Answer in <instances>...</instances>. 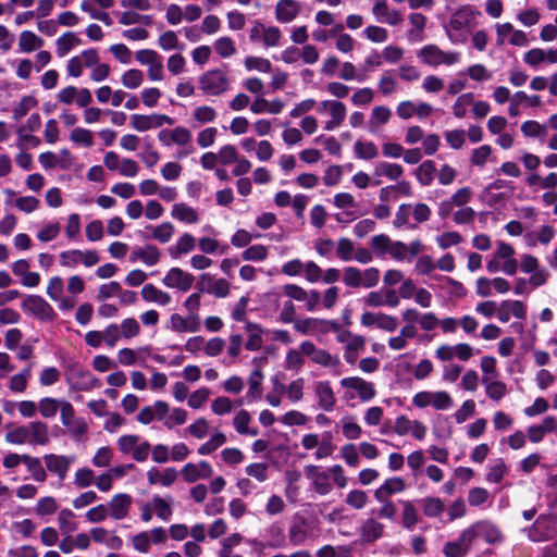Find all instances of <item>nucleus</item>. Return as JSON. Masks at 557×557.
<instances>
[{"label":"nucleus","instance_id":"nucleus-1","mask_svg":"<svg viewBox=\"0 0 557 557\" xmlns=\"http://www.w3.org/2000/svg\"><path fill=\"white\" fill-rule=\"evenodd\" d=\"M494 100L504 104L507 101H510L508 113L510 116L516 117L520 114V106L522 102H527L529 107H540L542 104V99L537 95H527L524 91H516L512 97H510V90L505 86H498L495 88L493 92Z\"/></svg>","mask_w":557,"mask_h":557},{"label":"nucleus","instance_id":"nucleus-2","mask_svg":"<svg viewBox=\"0 0 557 557\" xmlns=\"http://www.w3.org/2000/svg\"><path fill=\"white\" fill-rule=\"evenodd\" d=\"M380 281V270L377 268H368L360 270L356 267H346L343 270V282L350 288H372Z\"/></svg>","mask_w":557,"mask_h":557},{"label":"nucleus","instance_id":"nucleus-3","mask_svg":"<svg viewBox=\"0 0 557 557\" xmlns=\"http://www.w3.org/2000/svg\"><path fill=\"white\" fill-rule=\"evenodd\" d=\"M200 90L207 96H220L228 90L230 78L226 71L214 69L205 72L198 79Z\"/></svg>","mask_w":557,"mask_h":557},{"label":"nucleus","instance_id":"nucleus-4","mask_svg":"<svg viewBox=\"0 0 557 557\" xmlns=\"http://www.w3.org/2000/svg\"><path fill=\"white\" fill-rule=\"evenodd\" d=\"M557 535V516L541 515L528 530V537L533 542L549 541Z\"/></svg>","mask_w":557,"mask_h":557},{"label":"nucleus","instance_id":"nucleus-5","mask_svg":"<svg viewBox=\"0 0 557 557\" xmlns=\"http://www.w3.org/2000/svg\"><path fill=\"white\" fill-rule=\"evenodd\" d=\"M423 63L436 67L438 65H453L460 61V53L456 51L445 52L436 45H426L418 52Z\"/></svg>","mask_w":557,"mask_h":557},{"label":"nucleus","instance_id":"nucleus-6","mask_svg":"<svg viewBox=\"0 0 557 557\" xmlns=\"http://www.w3.org/2000/svg\"><path fill=\"white\" fill-rule=\"evenodd\" d=\"M135 58L141 65L148 66L147 75L151 82H160L164 78L162 58L154 50H138Z\"/></svg>","mask_w":557,"mask_h":557},{"label":"nucleus","instance_id":"nucleus-7","mask_svg":"<svg viewBox=\"0 0 557 557\" xmlns=\"http://www.w3.org/2000/svg\"><path fill=\"white\" fill-rule=\"evenodd\" d=\"M267 362H268L267 357L252 359V363L256 366V369L249 374V377H248V391L245 396V399L248 403L259 400L262 397V394H263L262 382L264 379V374H263L261 368Z\"/></svg>","mask_w":557,"mask_h":557},{"label":"nucleus","instance_id":"nucleus-8","mask_svg":"<svg viewBox=\"0 0 557 557\" xmlns=\"http://www.w3.org/2000/svg\"><path fill=\"white\" fill-rule=\"evenodd\" d=\"M174 120L165 114L153 113L150 115L133 114L131 115V125L137 132H146L151 128H158L163 125H173Z\"/></svg>","mask_w":557,"mask_h":557},{"label":"nucleus","instance_id":"nucleus-9","mask_svg":"<svg viewBox=\"0 0 557 557\" xmlns=\"http://www.w3.org/2000/svg\"><path fill=\"white\" fill-rule=\"evenodd\" d=\"M310 535V522L308 519L296 512L292 517L290 524L288 527V540L293 546H300L306 543Z\"/></svg>","mask_w":557,"mask_h":557},{"label":"nucleus","instance_id":"nucleus-10","mask_svg":"<svg viewBox=\"0 0 557 557\" xmlns=\"http://www.w3.org/2000/svg\"><path fill=\"white\" fill-rule=\"evenodd\" d=\"M57 98L63 104L76 103L79 108H86L92 102V96L88 88H77L75 86L62 88Z\"/></svg>","mask_w":557,"mask_h":557},{"label":"nucleus","instance_id":"nucleus-11","mask_svg":"<svg viewBox=\"0 0 557 557\" xmlns=\"http://www.w3.org/2000/svg\"><path fill=\"white\" fill-rule=\"evenodd\" d=\"M197 287L200 292L224 298L230 294V284L225 278H213L209 273H202L199 276Z\"/></svg>","mask_w":557,"mask_h":557},{"label":"nucleus","instance_id":"nucleus-12","mask_svg":"<svg viewBox=\"0 0 557 557\" xmlns=\"http://www.w3.org/2000/svg\"><path fill=\"white\" fill-rule=\"evenodd\" d=\"M341 386L356 391L359 399L363 403L370 401L376 395L374 384L360 376L345 377L341 381Z\"/></svg>","mask_w":557,"mask_h":557},{"label":"nucleus","instance_id":"nucleus-13","mask_svg":"<svg viewBox=\"0 0 557 557\" xmlns=\"http://www.w3.org/2000/svg\"><path fill=\"white\" fill-rule=\"evenodd\" d=\"M22 307L24 310L33 313L41 320L51 321L54 318V311L52 307L38 295L27 296L24 299Z\"/></svg>","mask_w":557,"mask_h":557},{"label":"nucleus","instance_id":"nucleus-14","mask_svg":"<svg viewBox=\"0 0 557 557\" xmlns=\"http://www.w3.org/2000/svg\"><path fill=\"white\" fill-rule=\"evenodd\" d=\"M195 281V277L180 268H172L162 278V283L169 288H177L187 292Z\"/></svg>","mask_w":557,"mask_h":557},{"label":"nucleus","instance_id":"nucleus-15","mask_svg":"<svg viewBox=\"0 0 557 557\" xmlns=\"http://www.w3.org/2000/svg\"><path fill=\"white\" fill-rule=\"evenodd\" d=\"M132 503L133 498L129 494H115L107 505L109 516L114 520L125 519L128 516Z\"/></svg>","mask_w":557,"mask_h":557},{"label":"nucleus","instance_id":"nucleus-16","mask_svg":"<svg viewBox=\"0 0 557 557\" xmlns=\"http://www.w3.org/2000/svg\"><path fill=\"white\" fill-rule=\"evenodd\" d=\"M44 461L47 470L50 473L57 474L59 480L63 481L67 475L74 458L64 455L47 454L44 456Z\"/></svg>","mask_w":557,"mask_h":557},{"label":"nucleus","instance_id":"nucleus-17","mask_svg":"<svg viewBox=\"0 0 557 557\" xmlns=\"http://www.w3.org/2000/svg\"><path fill=\"white\" fill-rule=\"evenodd\" d=\"M212 473L211 465L205 460L198 463L188 462L181 470V474L187 483H195L200 479H209Z\"/></svg>","mask_w":557,"mask_h":557},{"label":"nucleus","instance_id":"nucleus-18","mask_svg":"<svg viewBox=\"0 0 557 557\" xmlns=\"http://www.w3.org/2000/svg\"><path fill=\"white\" fill-rule=\"evenodd\" d=\"M511 317L524 320L527 317V307L520 300H504L498 310L497 318L500 322L506 323Z\"/></svg>","mask_w":557,"mask_h":557},{"label":"nucleus","instance_id":"nucleus-19","mask_svg":"<svg viewBox=\"0 0 557 557\" xmlns=\"http://www.w3.org/2000/svg\"><path fill=\"white\" fill-rule=\"evenodd\" d=\"M168 329L175 332H197L200 329V319L198 314H189L187 318H183L178 313H173L170 317Z\"/></svg>","mask_w":557,"mask_h":557},{"label":"nucleus","instance_id":"nucleus-20","mask_svg":"<svg viewBox=\"0 0 557 557\" xmlns=\"http://www.w3.org/2000/svg\"><path fill=\"white\" fill-rule=\"evenodd\" d=\"M29 436L28 444L33 446H46L50 442L48 424L36 420L26 424Z\"/></svg>","mask_w":557,"mask_h":557},{"label":"nucleus","instance_id":"nucleus-21","mask_svg":"<svg viewBox=\"0 0 557 557\" xmlns=\"http://www.w3.org/2000/svg\"><path fill=\"white\" fill-rule=\"evenodd\" d=\"M301 5L296 0H280L275 5V17L281 23H289L300 13Z\"/></svg>","mask_w":557,"mask_h":557},{"label":"nucleus","instance_id":"nucleus-22","mask_svg":"<svg viewBox=\"0 0 557 557\" xmlns=\"http://www.w3.org/2000/svg\"><path fill=\"white\" fill-rule=\"evenodd\" d=\"M384 524L374 518L367 519L360 527V537L366 544H371L383 536Z\"/></svg>","mask_w":557,"mask_h":557},{"label":"nucleus","instance_id":"nucleus-23","mask_svg":"<svg viewBox=\"0 0 557 557\" xmlns=\"http://www.w3.org/2000/svg\"><path fill=\"white\" fill-rule=\"evenodd\" d=\"M406 490L405 481L399 478L387 479L375 492L374 497L376 500H385L391 495L401 493Z\"/></svg>","mask_w":557,"mask_h":557},{"label":"nucleus","instance_id":"nucleus-24","mask_svg":"<svg viewBox=\"0 0 557 557\" xmlns=\"http://www.w3.org/2000/svg\"><path fill=\"white\" fill-rule=\"evenodd\" d=\"M315 395L321 409L324 411L333 410L336 398L329 382H318L315 385Z\"/></svg>","mask_w":557,"mask_h":557},{"label":"nucleus","instance_id":"nucleus-25","mask_svg":"<svg viewBox=\"0 0 557 557\" xmlns=\"http://www.w3.org/2000/svg\"><path fill=\"white\" fill-rule=\"evenodd\" d=\"M392 116V110L385 106H375L368 121V129L370 133H376L380 127L386 124Z\"/></svg>","mask_w":557,"mask_h":557},{"label":"nucleus","instance_id":"nucleus-26","mask_svg":"<svg viewBox=\"0 0 557 557\" xmlns=\"http://www.w3.org/2000/svg\"><path fill=\"white\" fill-rule=\"evenodd\" d=\"M141 297L147 302H156L159 306H168L172 298L169 293L158 289L152 284H147L141 288Z\"/></svg>","mask_w":557,"mask_h":557},{"label":"nucleus","instance_id":"nucleus-27","mask_svg":"<svg viewBox=\"0 0 557 557\" xmlns=\"http://www.w3.org/2000/svg\"><path fill=\"white\" fill-rule=\"evenodd\" d=\"M268 542L264 546L270 548H283L286 546V537L283 527L278 522H273L267 530Z\"/></svg>","mask_w":557,"mask_h":557},{"label":"nucleus","instance_id":"nucleus-28","mask_svg":"<svg viewBox=\"0 0 557 557\" xmlns=\"http://www.w3.org/2000/svg\"><path fill=\"white\" fill-rule=\"evenodd\" d=\"M171 215L174 219L188 224H194L199 221L198 212L184 202L175 203L172 208Z\"/></svg>","mask_w":557,"mask_h":557},{"label":"nucleus","instance_id":"nucleus-29","mask_svg":"<svg viewBox=\"0 0 557 557\" xmlns=\"http://www.w3.org/2000/svg\"><path fill=\"white\" fill-rule=\"evenodd\" d=\"M320 111H329L331 119L339 125L345 121L347 110L346 106L336 100H324L320 103Z\"/></svg>","mask_w":557,"mask_h":557},{"label":"nucleus","instance_id":"nucleus-30","mask_svg":"<svg viewBox=\"0 0 557 557\" xmlns=\"http://www.w3.org/2000/svg\"><path fill=\"white\" fill-rule=\"evenodd\" d=\"M325 323L323 319L306 318L302 320H296L294 329L302 335H314L317 333L322 334V325Z\"/></svg>","mask_w":557,"mask_h":557},{"label":"nucleus","instance_id":"nucleus-31","mask_svg":"<svg viewBox=\"0 0 557 557\" xmlns=\"http://www.w3.org/2000/svg\"><path fill=\"white\" fill-rule=\"evenodd\" d=\"M478 535L483 537L487 543L494 544L503 541V535L496 525L487 521L475 522Z\"/></svg>","mask_w":557,"mask_h":557},{"label":"nucleus","instance_id":"nucleus-32","mask_svg":"<svg viewBox=\"0 0 557 557\" xmlns=\"http://www.w3.org/2000/svg\"><path fill=\"white\" fill-rule=\"evenodd\" d=\"M74 519L75 513L71 509L63 508L59 511L58 525L61 534L69 535L77 530L78 524Z\"/></svg>","mask_w":557,"mask_h":557},{"label":"nucleus","instance_id":"nucleus-33","mask_svg":"<svg viewBox=\"0 0 557 557\" xmlns=\"http://www.w3.org/2000/svg\"><path fill=\"white\" fill-rule=\"evenodd\" d=\"M245 330L248 334V341L245 345L247 350L256 351L259 350L262 346V329L259 324L248 322L245 325Z\"/></svg>","mask_w":557,"mask_h":557},{"label":"nucleus","instance_id":"nucleus-34","mask_svg":"<svg viewBox=\"0 0 557 557\" xmlns=\"http://www.w3.org/2000/svg\"><path fill=\"white\" fill-rule=\"evenodd\" d=\"M81 44V39L73 32H66L55 41L57 54L60 58L65 57L74 47Z\"/></svg>","mask_w":557,"mask_h":557},{"label":"nucleus","instance_id":"nucleus-35","mask_svg":"<svg viewBox=\"0 0 557 557\" xmlns=\"http://www.w3.org/2000/svg\"><path fill=\"white\" fill-rule=\"evenodd\" d=\"M364 346L366 339L361 335H356V337L349 341L347 345H345L344 358L346 362L354 364L359 357V352L364 349Z\"/></svg>","mask_w":557,"mask_h":557},{"label":"nucleus","instance_id":"nucleus-36","mask_svg":"<svg viewBox=\"0 0 557 557\" xmlns=\"http://www.w3.org/2000/svg\"><path fill=\"white\" fill-rule=\"evenodd\" d=\"M44 45V40L38 37L36 34L29 30H23L20 34L18 38V47L23 52H32L35 49L41 48Z\"/></svg>","mask_w":557,"mask_h":557},{"label":"nucleus","instance_id":"nucleus-37","mask_svg":"<svg viewBox=\"0 0 557 557\" xmlns=\"http://www.w3.org/2000/svg\"><path fill=\"white\" fill-rule=\"evenodd\" d=\"M486 395L493 400H500L507 393V386L502 381H492L488 376L482 377Z\"/></svg>","mask_w":557,"mask_h":557},{"label":"nucleus","instance_id":"nucleus-38","mask_svg":"<svg viewBox=\"0 0 557 557\" xmlns=\"http://www.w3.org/2000/svg\"><path fill=\"white\" fill-rule=\"evenodd\" d=\"M23 463L30 472L33 479L37 482H45L47 479L46 470L44 469L41 461L37 457H33L30 455H24Z\"/></svg>","mask_w":557,"mask_h":557},{"label":"nucleus","instance_id":"nucleus-39","mask_svg":"<svg viewBox=\"0 0 557 557\" xmlns=\"http://www.w3.org/2000/svg\"><path fill=\"white\" fill-rule=\"evenodd\" d=\"M147 230L151 231V238L161 244L170 242L175 231L174 225L171 222H163L157 226L149 225L147 226Z\"/></svg>","mask_w":557,"mask_h":557},{"label":"nucleus","instance_id":"nucleus-40","mask_svg":"<svg viewBox=\"0 0 557 557\" xmlns=\"http://www.w3.org/2000/svg\"><path fill=\"white\" fill-rule=\"evenodd\" d=\"M196 240L189 233H184L176 242L175 246L170 249L172 257L177 258L194 250Z\"/></svg>","mask_w":557,"mask_h":557},{"label":"nucleus","instance_id":"nucleus-41","mask_svg":"<svg viewBox=\"0 0 557 557\" xmlns=\"http://www.w3.org/2000/svg\"><path fill=\"white\" fill-rule=\"evenodd\" d=\"M403 166L397 163L379 162L374 168V174L376 176L384 175L393 181L398 180L403 175Z\"/></svg>","mask_w":557,"mask_h":557},{"label":"nucleus","instance_id":"nucleus-42","mask_svg":"<svg viewBox=\"0 0 557 557\" xmlns=\"http://www.w3.org/2000/svg\"><path fill=\"white\" fill-rule=\"evenodd\" d=\"M435 163L432 160L422 162L416 170V177L422 186H429L433 182Z\"/></svg>","mask_w":557,"mask_h":557},{"label":"nucleus","instance_id":"nucleus-43","mask_svg":"<svg viewBox=\"0 0 557 557\" xmlns=\"http://www.w3.org/2000/svg\"><path fill=\"white\" fill-rule=\"evenodd\" d=\"M63 399H57L52 397H44L38 401V410L42 418H53L58 410H60L61 403Z\"/></svg>","mask_w":557,"mask_h":557},{"label":"nucleus","instance_id":"nucleus-44","mask_svg":"<svg viewBox=\"0 0 557 557\" xmlns=\"http://www.w3.org/2000/svg\"><path fill=\"white\" fill-rule=\"evenodd\" d=\"M354 150L359 159L371 160L377 157L379 150L372 141L357 140L354 145Z\"/></svg>","mask_w":557,"mask_h":557},{"label":"nucleus","instance_id":"nucleus-45","mask_svg":"<svg viewBox=\"0 0 557 557\" xmlns=\"http://www.w3.org/2000/svg\"><path fill=\"white\" fill-rule=\"evenodd\" d=\"M213 49L221 58H230L236 53L235 42L227 36L218 38L213 44Z\"/></svg>","mask_w":557,"mask_h":557},{"label":"nucleus","instance_id":"nucleus-46","mask_svg":"<svg viewBox=\"0 0 557 557\" xmlns=\"http://www.w3.org/2000/svg\"><path fill=\"white\" fill-rule=\"evenodd\" d=\"M5 442L12 445H24L28 444V433L26 424L17 425L5 434Z\"/></svg>","mask_w":557,"mask_h":557},{"label":"nucleus","instance_id":"nucleus-47","mask_svg":"<svg viewBox=\"0 0 557 557\" xmlns=\"http://www.w3.org/2000/svg\"><path fill=\"white\" fill-rule=\"evenodd\" d=\"M418 511L412 503L408 500L403 502L401 523L404 528L407 530H412L413 527L418 523Z\"/></svg>","mask_w":557,"mask_h":557},{"label":"nucleus","instance_id":"nucleus-48","mask_svg":"<svg viewBox=\"0 0 557 557\" xmlns=\"http://www.w3.org/2000/svg\"><path fill=\"white\" fill-rule=\"evenodd\" d=\"M32 376V366H27L20 373L13 375L10 380V388L13 392L22 393L26 389L27 382Z\"/></svg>","mask_w":557,"mask_h":557},{"label":"nucleus","instance_id":"nucleus-49","mask_svg":"<svg viewBox=\"0 0 557 557\" xmlns=\"http://www.w3.org/2000/svg\"><path fill=\"white\" fill-rule=\"evenodd\" d=\"M144 82V73L137 69H131L123 73L121 83L125 88L136 89Z\"/></svg>","mask_w":557,"mask_h":557},{"label":"nucleus","instance_id":"nucleus-50","mask_svg":"<svg viewBox=\"0 0 557 557\" xmlns=\"http://www.w3.org/2000/svg\"><path fill=\"white\" fill-rule=\"evenodd\" d=\"M311 361L325 368H335L341 363L338 356H333L325 349L321 348H318L317 352L311 358Z\"/></svg>","mask_w":557,"mask_h":557},{"label":"nucleus","instance_id":"nucleus-51","mask_svg":"<svg viewBox=\"0 0 557 557\" xmlns=\"http://www.w3.org/2000/svg\"><path fill=\"white\" fill-rule=\"evenodd\" d=\"M423 513L426 517H437L444 510V503L436 497H426L421 500Z\"/></svg>","mask_w":557,"mask_h":557},{"label":"nucleus","instance_id":"nucleus-52","mask_svg":"<svg viewBox=\"0 0 557 557\" xmlns=\"http://www.w3.org/2000/svg\"><path fill=\"white\" fill-rule=\"evenodd\" d=\"M70 139L77 145L91 147L94 145V135L91 131L83 127L74 128L70 134Z\"/></svg>","mask_w":557,"mask_h":557},{"label":"nucleus","instance_id":"nucleus-53","mask_svg":"<svg viewBox=\"0 0 557 557\" xmlns=\"http://www.w3.org/2000/svg\"><path fill=\"white\" fill-rule=\"evenodd\" d=\"M431 406L436 410H447L453 406V399L445 391L432 392Z\"/></svg>","mask_w":557,"mask_h":557},{"label":"nucleus","instance_id":"nucleus-54","mask_svg":"<svg viewBox=\"0 0 557 557\" xmlns=\"http://www.w3.org/2000/svg\"><path fill=\"white\" fill-rule=\"evenodd\" d=\"M245 67L248 71L255 70L263 73H269L272 71V64L268 59L252 55L245 59Z\"/></svg>","mask_w":557,"mask_h":557},{"label":"nucleus","instance_id":"nucleus-55","mask_svg":"<svg viewBox=\"0 0 557 557\" xmlns=\"http://www.w3.org/2000/svg\"><path fill=\"white\" fill-rule=\"evenodd\" d=\"M151 504L153 507V511L156 512L158 518H160L164 521L170 520V518L172 516V508H171L170 504L164 498H162L159 495H156L152 497Z\"/></svg>","mask_w":557,"mask_h":557},{"label":"nucleus","instance_id":"nucleus-56","mask_svg":"<svg viewBox=\"0 0 557 557\" xmlns=\"http://www.w3.org/2000/svg\"><path fill=\"white\" fill-rule=\"evenodd\" d=\"M226 441V436L223 433H216L208 442L199 446L198 454L201 456L209 455L225 444Z\"/></svg>","mask_w":557,"mask_h":557},{"label":"nucleus","instance_id":"nucleus-57","mask_svg":"<svg viewBox=\"0 0 557 557\" xmlns=\"http://www.w3.org/2000/svg\"><path fill=\"white\" fill-rule=\"evenodd\" d=\"M81 9L85 12H88L90 17L94 20L101 21L108 26L112 24V18L110 17L109 13L96 10L94 8L92 0H83L81 3Z\"/></svg>","mask_w":557,"mask_h":557},{"label":"nucleus","instance_id":"nucleus-58","mask_svg":"<svg viewBox=\"0 0 557 557\" xmlns=\"http://www.w3.org/2000/svg\"><path fill=\"white\" fill-rule=\"evenodd\" d=\"M345 503L351 508L360 510L367 505L368 495L364 491L352 490L347 494Z\"/></svg>","mask_w":557,"mask_h":557},{"label":"nucleus","instance_id":"nucleus-59","mask_svg":"<svg viewBox=\"0 0 557 557\" xmlns=\"http://www.w3.org/2000/svg\"><path fill=\"white\" fill-rule=\"evenodd\" d=\"M313 490L319 495H327L333 490L332 484L330 483V474L329 472L322 471L320 474H318L314 480L312 481Z\"/></svg>","mask_w":557,"mask_h":557},{"label":"nucleus","instance_id":"nucleus-60","mask_svg":"<svg viewBox=\"0 0 557 557\" xmlns=\"http://www.w3.org/2000/svg\"><path fill=\"white\" fill-rule=\"evenodd\" d=\"M336 251H337V257L342 261H350L354 257L352 253L355 252V245H354L352 240H350L349 238L342 237L337 242Z\"/></svg>","mask_w":557,"mask_h":557},{"label":"nucleus","instance_id":"nucleus-61","mask_svg":"<svg viewBox=\"0 0 557 557\" xmlns=\"http://www.w3.org/2000/svg\"><path fill=\"white\" fill-rule=\"evenodd\" d=\"M474 96L472 92H467L457 98L454 103L453 111L456 117H463L467 113V108L473 103Z\"/></svg>","mask_w":557,"mask_h":557},{"label":"nucleus","instance_id":"nucleus-62","mask_svg":"<svg viewBox=\"0 0 557 557\" xmlns=\"http://www.w3.org/2000/svg\"><path fill=\"white\" fill-rule=\"evenodd\" d=\"M379 90L384 96H389L397 89V81L392 76L391 71H385L377 84Z\"/></svg>","mask_w":557,"mask_h":557},{"label":"nucleus","instance_id":"nucleus-63","mask_svg":"<svg viewBox=\"0 0 557 557\" xmlns=\"http://www.w3.org/2000/svg\"><path fill=\"white\" fill-rule=\"evenodd\" d=\"M119 327L121 336L126 339L133 338L140 333V325L134 318L123 320Z\"/></svg>","mask_w":557,"mask_h":557},{"label":"nucleus","instance_id":"nucleus-64","mask_svg":"<svg viewBox=\"0 0 557 557\" xmlns=\"http://www.w3.org/2000/svg\"><path fill=\"white\" fill-rule=\"evenodd\" d=\"M58 510L57 500L51 496L40 498L36 505V513L38 516L52 515Z\"/></svg>","mask_w":557,"mask_h":557}]
</instances>
